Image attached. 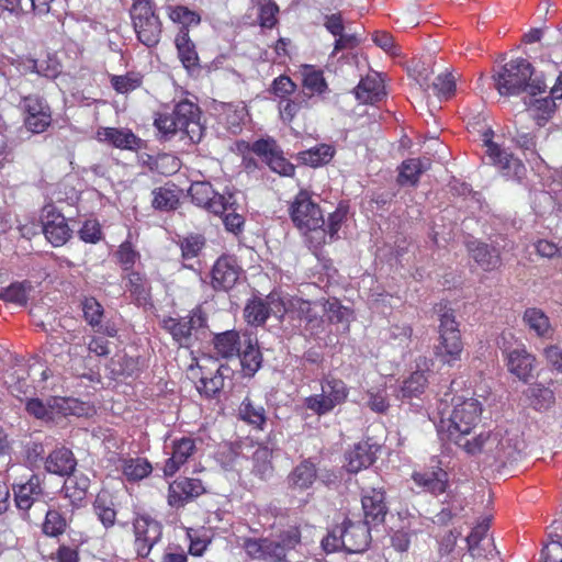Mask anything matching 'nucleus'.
Wrapping results in <instances>:
<instances>
[{
    "instance_id": "412c9836",
    "label": "nucleus",
    "mask_w": 562,
    "mask_h": 562,
    "mask_svg": "<svg viewBox=\"0 0 562 562\" xmlns=\"http://www.w3.org/2000/svg\"><path fill=\"white\" fill-rule=\"evenodd\" d=\"M203 492L204 486L200 480L179 479L169 485L168 503L170 506L180 507L186 502L200 496Z\"/></svg>"
},
{
    "instance_id": "f257e3e1",
    "label": "nucleus",
    "mask_w": 562,
    "mask_h": 562,
    "mask_svg": "<svg viewBox=\"0 0 562 562\" xmlns=\"http://www.w3.org/2000/svg\"><path fill=\"white\" fill-rule=\"evenodd\" d=\"M155 126L166 137L181 133L191 143H198L203 135L200 120V109L189 100L176 104L171 113H160L156 116Z\"/></svg>"
},
{
    "instance_id": "052dcab7",
    "label": "nucleus",
    "mask_w": 562,
    "mask_h": 562,
    "mask_svg": "<svg viewBox=\"0 0 562 562\" xmlns=\"http://www.w3.org/2000/svg\"><path fill=\"white\" fill-rule=\"evenodd\" d=\"M83 317L92 327L100 325L103 315L101 304L94 297H86L82 301Z\"/></svg>"
},
{
    "instance_id": "a18cd8bd",
    "label": "nucleus",
    "mask_w": 562,
    "mask_h": 562,
    "mask_svg": "<svg viewBox=\"0 0 562 562\" xmlns=\"http://www.w3.org/2000/svg\"><path fill=\"white\" fill-rule=\"evenodd\" d=\"M94 513L105 528L112 527L115 522L116 512L114 504L106 493L98 494L94 504Z\"/></svg>"
},
{
    "instance_id": "4468645a",
    "label": "nucleus",
    "mask_w": 562,
    "mask_h": 562,
    "mask_svg": "<svg viewBox=\"0 0 562 562\" xmlns=\"http://www.w3.org/2000/svg\"><path fill=\"white\" fill-rule=\"evenodd\" d=\"M490 518L484 517L467 537L468 552L475 560H492L496 554L494 539L488 535Z\"/></svg>"
},
{
    "instance_id": "cd10ccee",
    "label": "nucleus",
    "mask_w": 562,
    "mask_h": 562,
    "mask_svg": "<svg viewBox=\"0 0 562 562\" xmlns=\"http://www.w3.org/2000/svg\"><path fill=\"white\" fill-rule=\"evenodd\" d=\"M15 505L21 510H29L43 495L41 479L32 475L25 483L14 486Z\"/></svg>"
},
{
    "instance_id": "338daca9",
    "label": "nucleus",
    "mask_w": 562,
    "mask_h": 562,
    "mask_svg": "<svg viewBox=\"0 0 562 562\" xmlns=\"http://www.w3.org/2000/svg\"><path fill=\"white\" fill-rule=\"evenodd\" d=\"M347 216V207L345 205H339L333 213H330L328 217L327 229H325L326 235L334 239L339 232L342 222Z\"/></svg>"
},
{
    "instance_id": "680f3d73",
    "label": "nucleus",
    "mask_w": 562,
    "mask_h": 562,
    "mask_svg": "<svg viewBox=\"0 0 562 562\" xmlns=\"http://www.w3.org/2000/svg\"><path fill=\"white\" fill-rule=\"evenodd\" d=\"M271 457L272 451L268 447H258L254 452L255 470L261 477L271 471Z\"/></svg>"
},
{
    "instance_id": "423d86ee",
    "label": "nucleus",
    "mask_w": 562,
    "mask_h": 562,
    "mask_svg": "<svg viewBox=\"0 0 562 562\" xmlns=\"http://www.w3.org/2000/svg\"><path fill=\"white\" fill-rule=\"evenodd\" d=\"M77 336L74 333H68L64 338L70 346L68 348L69 355V370L75 376L94 381L95 373L90 368L91 356L106 357L110 353L109 341L103 337L93 336L83 347L80 342H75Z\"/></svg>"
},
{
    "instance_id": "f8f14e48",
    "label": "nucleus",
    "mask_w": 562,
    "mask_h": 562,
    "mask_svg": "<svg viewBox=\"0 0 562 562\" xmlns=\"http://www.w3.org/2000/svg\"><path fill=\"white\" fill-rule=\"evenodd\" d=\"M24 125L27 131L40 134L52 123V111L47 102L38 95H27L21 101Z\"/></svg>"
},
{
    "instance_id": "3c124183",
    "label": "nucleus",
    "mask_w": 562,
    "mask_h": 562,
    "mask_svg": "<svg viewBox=\"0 0 562 562\" xmlns=\"http://www.w3.org/2000/svg\"><path fill=\"white\" fill-rule=\"evenodd\" d=\"M323 306L331 323L342 324L344 329L348 328L352 317V312L348 307L342 306L337 300H328Z\"/></svg>"
},
{
    "instance_id": "ddd939ff",
    "label": "nucleus",
    "mask_w": 562,
    "mask_h": 562,
    "mask_svg": "<svg viewBox=\"0 0 562 562\" xmlns=\"http://www.w3.org/2000/svg\"><path fill=\"white\" fill-rule=\"evenodd\" d=\"M189 193L196 205L203 206L214 214H224L235 204L232 193L218 194L209 182L192 183Z\"/></svg>"
},
{
    "instance_id": "72a5a7b5",
    "label": "nucleus",
    "mask_w": 562,
    "mask_h": 562,
    "mask_svg": "<svg viewBox=\"0 0 562 562\" xmlns=\"http://www.w3.org/2000/svg\"><path fill=\"white\" fill-rule=\"evenodd\" d=\"M346 461V469L351 473H357L373 463L374 452L370 445L361 442L347 453Z\"/></svg>"
},
{
    "instance_id": "6e6d98bb",
    "label": "nucleus",
    "mask_w": 562,
    "mask_h": 562,
    "mask_svg": "<svg viewBox=\"0 0 562 562\" xmlns=\"http://www.w3.org/2000/svg\"><path fill=\"white\" fill-rule=\"evenodd\" d=\"M304 87L313 93H323L327 89L323 72L312 66L304 67L303 70Z\"/></svg>"
},
{
    "instance_id": "a878e982",
    "label": "nucleus",
    "mask_w": 562,
    "mask_h": 562,
    "mask_svg": "<svg viewBox=\"0 0 562 562\" xmlns=\"http://www.w3.org/2000/svg\"><path fill=\"white\" fill-rule=\"evenodd\" d=\"M361 502L366 524L378 525L384 520L386 515V505L384 502V492L382 490L371 488L364 492Z\"/></svg>"
},
{
    "instance_id": "c85d7f7f",
    "label": "nucleus",
    "mask_w": 562,
    "mask_h": 562,
    "mask_svg": "<svg viewBox=\"0 0 562 562\" xmlns=\"http://www.w3.org/2000/svg\"><path fill=\"white\" fill-rule=\"evenodd\" d=\"M76 465L74 453L64 447L52 451L45 460L46 471L60 476L72 474Z\"/></svg>"
},
{
    "instance_id": "c03bdc74",
    "label": "nucleus",
    "mask_w": 562,
    "mask_h": 562,
    "mask_svg": "<svg viewBox=\"0 0 562 562\" xmlns=\"http://www.w3.org/2000/svg\"><path fill=\"white\" fill-rule=\"evenodd\" d=\"M334 156V149L331 146L322 144L310 148L307 150L299 153V159L311 167H319L330 161Z\"/></svg>"
},
{
    "instance_id": "0e129e2a",
    "label": "nucleus",
    "mask_w": 562,
    "mask_h": 562,
    "mask_svg": "<svg viewBox=\"0 0 562 562\" xmlns=\"http://www.w3.org/2000/svg\"><path fill=\"white\" fill-rule=\"evenodd\" d=\"M204 246V238L201 235H190L180 243L183 259H192L196 257Z\"/></svg>"
},
{
    "instance_id": "864d4df0",
    "label": "nucleus",
    "mask_w": 562,
    "mask_h": 562,
    "mask_svg": "<svg viewBox=\"0 0 562 562\" xmlns=\"http://www.w3.org/2000/svg\"><path fill=\"white\" fill-rule=\"evenodd\" d=\"M532 405L537 409H546L554 403V392L543 384H535L528 390Z\"/></svg>"
},
{
    "instance_id": "39448f33",
    "label": "nucleus",
    "mask_w": 562,
    "mask_h": 562,
    "mask_svg": "<svg viewBox=\"0 0 562 562\" xmlns=\"http://www.w3.org/2000/svg\"><path fill=\"white\" fill-rule=\"evenodd\" d=\"M301 535L296 527H289L283 530L278 539L248 538L244 541V549L251 559L267 562H281L285 559L286 552L300 542Z\"/></svg>"
},
{
    "instance_id": "2f4dec72",
    "label": "nucleus",
    "mask_w": 562,
    "mask_h": 562,
    "mask_svg": "<svg viewBox=\"0 0 562 562\" xmlns=\"http://www.w3.org/2000/svg\"><path fill=\"white\" fill-rule=\"evenodd\" d=\"M412 479L418 487L434 495L442 494L448 483V474L442 469H438L437 471L414 472Z\"/></svg>"
},
{
    "instance_id": "c9c22d12",
    "label": "nucleus",
    "mask_w": 562,
    "mask_h": 562,
    "mask_svg": "<svg viewBox=\"0 0 562 562\" xmlns=\"http://www.w3.org/2000/svg\"><path fill=\"white\" fill-rule=\"evenodd\" d=\"M431 166L429 158L407 159L400 167L398 183L415 186L419 176Z\"/></svg>"
},
{
    "instance_id": "4c0bfd02",
    "label": "nucleus",
    "mask_w": 562,
    "mask_h": 562,
    "mask_svg": "<svg viewBox=\"0 0 562 562\" xmlns=\"http://www.w3.org/2000/svg\"><path fill=\"white\" fill-rule=\"evenodd\" d=\"M90 486V480L86 474L74 473L66 479L63 492L65 497L68 498L71 504L78 505L86 497L87 491Z\"/></svg>"
},
{
    "instance_id": "e2e57ef3",
    "label": "nucleus",
    "mask_w": 562,
    "mask_h": 562,
    "mask_svg": "<svg viewBox=\"0 0 562 562\" xmlns=\"http://www.w3.org/2000/svg\"><path fill=\"white\" fill-rule=\"evenodd\" d=\"M140 78L137 75L112 76L111 83L117 93H128L140 86Z\"/></svg>"
},
{
    "instance_id": "69168bd1",
    "label": "nucleus",
    "mask_w": 562,
    "mask_h": 562,
    "mask_svg": "<svg viewBox=\"0 0 562 562\" xmlns=\"http://www.w3.org/2000/svg\"><path fill=\"white\" fill-rule=\"evenodd\" d=\"M130 291L136 296L138 302H146L148 297V285L143 277L137 272L128 274Z\"/></svg>"
},
{
    "instance_id": "13d9d810",
    "label": "nucleus",
    "mask_w": 562,
    "mask_h": 562,
    "mask_svg": "<svg viewBox=\"0 0 562 562\" xmlns=\"http://www.w3.org/2000/svg\"><path fill=\"white\" fill-rule=\"evenodd\" d=\"M65 518L54 509L46 513L45 521L43 524V531L45 535L56 537L61 535L66 529Z\"/></svg>"
},
{
    "instance_id": "f03ea898",
    "label": "nucleus",
    "mask_w": 562,
    "mask_h": 562,
    "mask_svg": "<svg viewBox=\"0 0 562 562\" xmlns=\"http://www.w3.org/2000/svg\"><path fill=\"white\" fill-rule=\"evenodd\" d=\"M481 414L482 405L476 398H457L451 413L440 418L438 432L462 448L464 440H470L468 436L479 424Z\"/></svg>"
},
{
    "instance_id": "a19ab883",
    "label": "nucleus",
    "mask_w": 562,
    "mask_h": 562,
    "mask_svg": "<svg viewBox=\"0 0 562 562\" xmlns=\"http://www.w3.org/2000/svg\"><path fill=\"white\" fill-rule=\"evenodd\" d=\"M524 322L540 337H549L552 333L549 317L540 308H527L524 313Z\"/></svg>"
},
{
    "instance_id": "603ef678",
    "label": "nucleus",
    "mask_w": 562,
    "mask_h": 562,
    "mask_svg": "<svg viewBox=\"0 0 562 562\" xmlns=\"http://www.w3.org/2000/svg\"><path fill=\"white\" fill-rule=\"evenodd\" d=\"M168 16L172 22L181 24V29L184 30H188L189 26L198 25L201 21L196 12L183 5L169 7Z\"/></svg>"
},
{
    "instance_id": "4d7b16f0",
    "label": "nucleus",
    "mask_w": 562,
    "mask_h": 562,
    "mask_svg": "<svg viewBox=\"0 0 562 562\" xmlns=\"http://www.w3.org/2000/svg\"><path fill=\"white\" fill-rule=\"evenodd\" d=\"M153 206L161 211H169L177 207L179 199L175 191L167 188H158L153 191Z\"/></svg>"
},
{
    "instance_id": "f3484780",
    "label": "nucleus",
    "mask_w": 562,
    "mask_h": 562,
    "mask_svg": "<svg viewBox=\"0 0 562 562\" xmlns=\"http://www.w3.org/2000/svg\"><path fill=\"white\" fill-rule=\"evenodd\" d=\"M366 522L345 521L339 528L344 550L350 553L362 552L370 542V530Z\"/></svg>"
},
{
    "instance_id": "bb28decb",
    "label": "nucleus",
    "mask_w": 562,
    "mask_h": 562,
    "mask_svg": "<svg viewBox=\"0 0 562 562\" xmlns=\"http://www.w3.org/2000/svg\"><path fill=\"white\" fill-rule=\"evenodd\" d=\"M202 324V316L195 313L189 318L177 319L168 317L162 321L164 328L172 335L180 346H186L190 340L192 329Z\"/></svg>"
},
{
    "instance_id": "6e6552de",
    "label": "nucleus",
    "mask_w": 562,
    "mask_h": 562,
    "mask_svg": "<svg viewBox=\"0 0 562 562\" xmlns=\"http://www.w3.org/2000/svg\"><path fill=\"white\" fill-rule=\"evenodd\" d=\"M131 18L138 41L147 47L156 46L161 36V22L151 0H134Z\"/></svg>"
},
{
    "instance_id": "9d476101",
    "label": "nucleus",
    "mask_w": 562,
    "mask_h": 562,
    "mask_svg": "<svg viewBox=\"0 0 562 562\" xmlns=\"http://www.w3.org/2000/svg\"><path fill=\"white\" fill-rule=\"evenodd\" d=\"M493 135L492 130H486L482 135L483 144L486 147L485 154L490 162L498 167L503 176L509 179H520L525 173V166L519 159L493 142Z\"/></svg>"
},
{
    "instance_id": "e433bc0d",
    "label": "nucleus",
    "mask_w": 562,
    "mask_h": 562,
    "mask_svg": "<svg viewBox=\"0 0 562 562\" xmlns=\"http://www.w3.org/2000/svg\"><path fill=\"white\" fill-rule=\"evenodd\" d=\"M316 479V469L310 461H303L288 476V484L294 491H304L312 486Z\"/></svg>"
},
{
    "instance_id": "4be33fe9",
    "label": "nucleus",
    "mask_w": 562,
    "mask_h": 562,
    "mask_svg": "<svg viewBox=\"0 0 562 562\" xmlns=\"http://www.w3.org/2000/svg\"><path fill=\"white\" fill-rule=\"evenodd\" d=\"M501 432L498 428L494 431L481 432L471 440H464L462 449L469 454L483 453L487 458L498 462V445Z\"/></svg>"
},
{
    "instance_id": "b1692460",
    "label": "nucleus",
    "mask_w": 562,
    "mask_h": 562,
    "mask_svg": "<svg viewBox=\"0 0 562 562\" xmlns=\"http://www.w3.org/2000/svg\"><path fill=\"white\" fill-rule=\"evenodd\" d=\"M195 363H191L188 368V374L190 378L194 379L199 376V382L196 383V390L200 394L205 395L206 397H212L217 394L222 387L224 386V380L222 374H220V369H216L214 374L207 376L203 370L204 364L201 361L193 359Z\"/></svg>"
},
{
    "instance_id": "c756f323",
    "label": "nucleus",
    "mask_w": 562,
    "mask_h": 562,
    "mask_svg": "<svg viewBox=\"0 0 562 562\" xmlns=\"http://www.w3.org/2000/svg\"><path fill=\"white\" fill-rule=\"evenodd\" d=\"M501 439L498 445V462L507 463L517 459V456L524 448V441L520 438L517 429H503L498 428Z\"/></svg>"
},
{
    "instance_id": "f704fd0d",
    "label": "nucleus",
    "mask_w": 562,
    "mask_h": 562,
    "mask_svg": "<svg viewBox=\"0 0 562 562\" xmlns=\"http://www.w3.org/2000/svg\"><path fill=\"white\" fill-rule=\"evenodd\" d=\"M277 292L270 293L266 300L252 299L248 301L244 310V316L250 325L263 324L270 315H273L270 303V297Z\"/></svg>"
},
{
    "instance_id": "5fc2aeb1",
    "label": "nucleus",
    "mask_w": 562,
    "mask_h": 562,
    "mask_svg": "<svg viewBox=\"0 0 562 562\" xmlns=\"http://www.w3.org/2000/svg\"><path fill=\"white\" fill-rule=\"evenodd\" d=\"M30 285L15 282L0 290V300L18 305H24L27 302Z\"/></svg>"
},
{
    "instance_id": "7ed1b4c3",
    "label": "nucleus",
    "mask_w": 562,
    "mask_h": 562,
    "mask_svg": "<svg viewBox=\"0 0 562 562\" xmlns=\"http://www.w3.org/2000/svg\"><path fill=\"white\" fill-rule=\"evenodd\" d=\"M531 64L522 58L513 59L505 64L501 71L494 76L495 86L502 95H515L521 91L536 95L546 91V83L539 79H531Z\"/></svg>"
},
{
    "instance_id": "09e8293b",
    "label": "nucleus",
    "mask_w": 562,
    "mask_h": 562,
    "mask_svg": "<svg viewBox=\"0 0 562 562\" xmlns=\"http://www.w3.org/2000/svg\"><path fill=\"white\" fill-rule=\"evenodd\" d=\"M122 471L128 481H139L151 472V465L142 458L127 459L123 461Z\"/></svg>"
},
{
    "instance_id": "aec40b11",
    "label": "nucleus",
    "mask_w": 562,
    "mask_h": 562,
    "mask_svg": "<svg viewBox=\"0 0 562 562\" xmlns=\"http://www.w3.org/2000/svg\"><path fill=\"white\" fill-rule=\"evenodd\" d=\"M240 268L232 257H221L212 269V285L215 290L227 291L239 279Z\"/></svg>"
},
{
    "instance_id": "58836bf2",
    "label": "nucleus",
    "mask_w": 562,
    "mask_h": 562,
    "mask_svg": "<svg viewBox=\"0 0 562 562\" xmlns=\"http://www.w3.org/2000/svg\"><path fill=\"white\" fill-rule=\"evenodd\" d=\"M175 44L182 65L187 69L196 66L199 57L195 46L189 37L188 30L180 29L176 36Z\"/></svg>"
},
{
    "instance_id": "0eeeda50",
    "label": "nucleus",
    "mask_w": 562,
    "mask_h": 562,
    "mask_svg": "<svg viewBox=\"0 0 562 562\" xmlns=\"http://www.w3.org/2000/svg\"><path fill=\"white\" fill-rule=\"evenodd\" d=\"M349 395L347 384L337 378L325 376L321 380V393L304 398L306 409L318 416H324L346 402Z\"/></svg>"
},
{
    "instance_id": "9b49d317",
    "label": "nucleus",
    "mask_w": 562,
    "mask_h": 562,
    "mask_svg": "<svg viewBox=\"0 0 562 562\" xmlns=\"http://www.w3.org/2000/svg\"><path fill=\"white\" fill-rule=\"evenodd\" d=\"M133 528L135 552L138 557L146 558L161 538V525L150 516L138 515L134 519Z\"/></svg>"
},
{
    "instance_id": "bf43d9fd",
    "label": "nucleus",
    "mask_w": 562,
    "mask_h": 562,
    "mask_svg": "<svg viewBox=\"0 0 562 562\" xmlns=\"http://www.w3.org/2000/svg\"><path fill=\"white\" fill-rule=\"evenodd\" d=\"M432 88L439 99H448L456 90V79L450 72L438 75Z\"/></svg>"
},
{
    "instance_id": "49530a36",
    "label": "nucleus",
    "mask_w": 562,
    "mask_h": 562,
    "mask_svg": "<svg viewBox=\"0 0 562 562\" xmlns=\"http://www.w3.org/2000/svg\"><path fill=\"white\" fill-rule=\"evenodd\" d=\"M554 99L553 97L535 99L528 104V112L539 126L543 125L553 113L555 108Z\"/></svg>"
},
{
    "instance_id": "8fccbe9b",
    "label": "nucleus",
    "mask_w": 562,
    "mask_h": 562,
    "mask_svg": "<svg viewBox=\"0 0 562 562\" xmlns=\"http://www.w3.org/2000/svg\"><path fill=\"white\" fill-rule=\"evenodd\" d=\"M427 383V378L424 372L416 371L411 374V376L404 381L398 397L402 398H411L413 396H418L420 393L424 392V389Z\"/></svg>"
},
{
    "instance_id": "1a4fd4ad",
    "label": "nucleus",
    "mask_w": 562,
    "mask_h": 562,
    "mask_svg": "<svg viewBox=\"0 0 562 562\" xmlns=\"http://www.w3.org/2000/svg\"><path fill=\"white\" fill-rule=\"evenodd\" d=\"M463 344L460 330L451 311L440 315L439 344L436 347V357L443 363L452 366L460 360Z\"/></svg>"
},
{
    "instance_id": "79ce46f5",
    "label": "nucleus",
    "mask_w": 562,
    "mask_h": 562,
    "mask_svg": "<svg viewBox=\"0 0 562 562\" xmlns=\"http://www.w3.org/2000/svg\"><path fill=\"white\" fill-rule=\"evenodd\" d=\"M222 115L227 128L235 134L240 130L241 124L245 123L248 111L243 102L229 103L223 106Z\"/></svg>"
},
{
    "instance_id": "a211bd4d",
    "label": "nucleus",
    "mask_w": 562,
    "mask_h": 562,
    "mask_svg": "<svg viewBox=\"0 0 562 562\" xmlns=\"http://www.w3.org/2000/svg\"><path fill=\"white\" fill-rule=\"evenodd\" d=\"M507 360L508 371L519 380L527 381L533 370L535 357L529 353L524 345L510 349L501 347Z\"/></svg>"
},
{
    "instance_id": "6ab92c4d",
    "label": "nucleus",
    "mask_w": 562,
    "mask_h": 562,
    "mask_svg": "<svg viewBox=\"0 0 562 562\" xmlns=\"http://www.w3.org/2000/svg\"><path fill=\"white\" fill-rule=\"evenodd\" d=\"M272 304L271 310L273 316L282 318L289 314L292 318L302 319L306 314L312 312V303L300 297L273 294L270 297Z\"/></svg>"
},
{
    "instance_id": "473e14b6",
    "label": "nucleus",
    "mask_w": 562,
    "mask_h": 562,
    "mask_svg": "<svg viewBox=\"0 0 562 562\" xmlns=\"http://www.w3.org/2000/svg\"><path fill=\"white\" fill-rule=\"evenodd\" d=\"M468 249L475 262L485 271H492L499 267L501 258L497 250L491 249L486 244L470 241Z\"/></svg>"
},
{
    "instance_id": "7c9ffc66",
    "label": "nucleus",
    "mask_w": 562,
    "mask_h": 562,
    "mask_svg": "<svg viewBox=\"0 0 562 562\" xmlns=\"http://www.w3.org/2000/svg\"><path fill=\"white\" fill-rule=\"evenodd\" d=\"M355 93L362 103H375L385 95L383 81L378 74L368 75L360 80Z\"/></svg>"
},
{
    "instance_id": "393cba45",
    "label": "nucleus",
    "mask_w": 562,
    "mask_h": 562,
    "mask_svg": "<svg viewBox=\"0 0 562 562\" xmlns=\"http://www.w3.org/2000/svg\"><path fill=\"white\" fill-rule=\"evenodd\" d=\"M171 457L166 461L164 473L167 476L176 474L180 468L189 460L196 450L195 440L190 437H183L172 441Z\"/></svg>"
},
{
    "instance_id": "2eb2a0df",
    "label": "nucleus",
    "mask_w": 562,
    "mask_h": 562,
    "mask_svg": "<svg viewBox=\"0 0 562 562\" xmlns=\"http://www.w3.org/2000/svg\"><path fill=\"white\" fill-rule=\"evenodd\" d=\"M251 149L263 159L273 172L284 177L294 175L295 167L283 157L274 140L259 139L252 144Z\"/></svg>"
},
{
    "instance_id": "37998d69",
    "label": "nucleus",
    "mask_w": 562,
    "mask_h": 562,
    "mask_svg": "<svg viewBox=\"0 0 562 562\" xmlns=\"http://www.w3.org/2000/svg\"><path fill=\"white\" fill-rule=\"evenodd\" d=\"M240 418L255 426L256 428L262 429L266 424V409L262 405L254 403L250 398H245L239 406Z\"/></svg>"
},
{
    "instance_id": "ea45409f",
    "label": "nucleus",
    "mask_w": 562,
    "mask_h": 562,
    "mask_svg": "<svg viewBox=\"0 0 562 562\" xmlns=\"http://www.w3.org/2000/svg\"><path fill=\"white\" fill-rule=\"evenodd\" d=\"M214 348L217 355L223 358H232L239 355L240 340L238 333L227 330L216 335L214 338Z\"/></svg>"
},
{
    "instance_id": "de8ad7c7",
    "label": "nucleus",
    "mask_w": 562,
    "mask_h": 562,
    "mask_svg": "<svg viewBox=\"0 0 562 562\" xmlns=\"http://www.w3.org/2000/svg\"><path fill=\"white\" fill-rule=\"evenodd\" d=\"M237 356L246 374L251 375L260 368L261 355L250 338L245 341V348Z\"/></svg>"
},
{
    "instance_id": "20e7f679",
    "label": "nucleus",
    "mask_w": 562,
    "mask_h": 562,
    "mask_svg": "<svg viewBox=\"0 0 562 562\" xmlns=\"http://www.w3.org/2000/svg\"><path fill=\"white\" fill-rule=\"evenodd\" d=\"M289 213L294 226L302 234H315L317 245L325 243L326 233L323 212L306 190H301L294 196L290 204ZM311 238L313 239L314 236Z\"/></svg>"
},
{
    "instance_id": "774afa93",
    "label": "nucleus",
    "mask_w": 562,
    "mask_h": 562,
    "mask_svg": "<svg viewBox=\"0 0 562 562\" xmlns=\"http://www.w3.org/2000/svg\"><path fill=\"white\" fill-rule=\"evenodd\" d=\"M544 562H562V535L559 539H551L542 550Z\"/></svg>"
},
{
    "instance_id": "dca6fc26",
    "label": "nucleus",
    "mask_w": 562,
    "mask_h": 562,
    "mask_svg": "<svg viewBox=\"0 0 562 562\" xmlns=\"http://www.w3.org/2000/svg\"><path fill=\"white\" fill-rule=\"evenodd\" d=\"M43 233L54 246L64 245L70 237V229L64 215L56 211L55 206L46 205L41 215Z\"/></svg>"
},
{
    "instance_id": "5701e85b",
    "label": "nucleus",
    "mask_w": 562,
    "mask_h": 562,
    "mask_svg": "<svg viewBox=\"0 0 562 562\" xmlns=\"http://www.w3.org/2000/svg\"><path fill=\"white\" fill-rule=\"evenodd\" d=\"M97 138L120 149L137 150L142 146L140 138L127 128L101 127Z\"/></svg>"
}]
</instances>
